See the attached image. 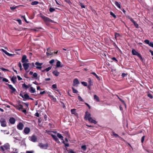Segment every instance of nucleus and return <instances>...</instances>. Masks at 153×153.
<instances>
[{"instance_id":"nucleus-8","label":"nucleus","mask_w":153,"mask_h":153,"mask_svg":"<svg viewBox=\"0 0 153 153\" xmlns=\"http://www.w3.org/2000/svg\"><path fill=\"white\" fill-rule=\"evenodd\" d=\"M144 42L146 44H148L152 48H153V42H149V41L147 39L145 40L144 41Z\"/></svg>"},{"instance_id":"nucleus-13","label":"nucleus","mask_w":153,"mask_h":153,"mask_svg":"<svg viewBox=\"0 0 153 153\" xmlns=\"http://www.w3.org/2000/svg\"><path fill=\"white\" fill-rule=\"evenodd\" d=\"M89 122L92 123L96 124L97 123V122L94 120L91 117L88 120Z\"/></svg>"},{"instance_id":"nucleus-35","label":"nucleus","mask_w":153,"mask_h":153,"mask_svg":"<svg viewBox=\"0 0 153 153\" xmlns=\"http://www.w3.org/2000/svg\"><path fill=\"white\" fill-rule=\"evenodd\" d=\"M13 150L14 152H12L11 153H18V151L17 149L16 148H14Z\"/></svg>"},{"instance_id":"nucleus-36","label":"nucleus","mask_w":153,"mask_h":153,"mask_svg":"<svg viewBox=\"0 0 153 153\" xmlns=\"http://www.w3.org/2000/svg\"><path fill=\"white\" fill-rule=\"evenodd\" d=\"M81 148L84 151H85L86 149L87 148L86 145H83L82 146Z\"/></svg>"},{"instance_id":"nucleus-16","label":"nucleus","mask_w":153,"mask_h":153,"mask_svg":"<svg viewBox=\"0 0 153 153\" xmlns=\"http://www.w3.org/2000/svg\"><path fill=\"white\" fill-rule=\"evenodd\" d=\"M57 137L60 139L61 140H63V137L62 136L61 134H60L59 133H58L57 134ZM64 141H63L62 143H64Z\"/></svg>"},{"instance_id":"nucleus-28","label":"nucleus","mask_w":153,"mask_h":153,"mask_svg":"<svg viewBox=\"0 0 153 153\" xmlns=\"http://www.w3.org/2000/svg\"><path fill=\"white\" fill-rule=\"evenodd\" d=\"M115 4L119 8H120L121 6H120V3H119L118 2L116 1L115 2Z\"/></svg>"},{"instance_id":"nucleus-37","label":"nucleus","mask_w":153,"mask_h":153,"mask_svg":"<svg viewBox=\"0 0 153 153\" xmlns=\"http://www.w3.org/2000/svg\"><path fill=\"white\" fill-rule=\"evenodd\" d=\"M112 133H113V135H114V136H115V137H120V136L118 135L117 134H116V133H114V132H112Z\"/></svg>"},{"instance_id":"nucleus-3","label":"nucleus","mask_w":153,"mask_h":153,"mask_svg":"<svg viewBox=\"0 0 153 153\" xmlns=\"http://www.w3.org/2000/svg\"><path fill=\"white\" fill-rule=\"evenodd\" d=\"M38 146L42 149H47L48 146V143L43 144L42 143H39V144Z\"/></svg>"},{"instance_id":"nucleus-15","label":"nucleus","mask_w":153,"mask_h":153,"mask_svg":"<svg viewBox=\"0 0 153 153\" xmlns=\"http://www.w3.org/2000/svg\"><path fill=\"white\" fill-rule=\"evenodd\" d=\"M9 122L11 124H14L15 122V119L13 117H11L9 119Z\"/></svg>"},{"instance_id":"nucleus-21","label":"nucleus","mask_w":153,"mask_h":153,"mask_svg":"<svg viewBox=\"0 0 153 153\" xmlns=\"http://www.w3.org/2000/svg\"><path fill=\"white\" fill-rule=\"evenodd\" d=\"M3 146L6 150L9 149L10 145L8 143L5 144L4 145H3Z\"/></svg>"},{"instance_id":"nucleus-61","label":"nucleus","mask_w":153,"mask_h":153,"mask_svg":"<svg viewBox=\"0 0 153 153\" xmlns=\"http://www.w3.org/2000/svg\"><path fill=\"white\" fill-rule=\"evenodd\" d=\"M17 77L19 80H21L22 79L19 76H17Z\"/></svg>"},{"instance_id":"nucleus-46","label":"nucleus","mask_w":153,"mask_h":153,"mask_svg":"<svg viewBox=\"0 0 153 153\" xmlns=\"http://www.w3.org/2000/svg\"><path fill=\"white\" fill-rule=\"evenodd\" d=\"M37 75H37V74L36 73H34L33 74V77H34L35 78L37 77Z\"/></svg>"},{"instance_id":"nucleus-9","label":"nucleus","mask_w":153,"mask_h":153,"mask_svg":"<svg viewBox=\"0 0 153 153\" xmlns=\"http://www.w3.org/2000/svg\"><path fill=\"white\" fill-rule=\"evenodd\" d=\"M30 140L33 142H36L37 140L36 137L34 135H33L30 137Z\"/></svg>"},{"instance_id":"nucleus-49","label":"nucleus","mask_w":153,"mask_h":153,"mask_svg":"<svg viewBox=\"0 0 153 153\" xmlns=\"http://www.w3.org/2000/svg\"><path fill=\"white\" fill-rule=\"evenodd\" d=\"M52 87L53 88H57V85L56 84H53L52 85Z\"/></svg>"},{"instance_id":"nucleus-4","label":"nucleus","mask_w":153,"mask_h":153,"mask_svg":"<svg viewBox=\"0 0 153 153\" xmlns=\"http://www.w3.org/2000/svg\"><path fill=\"white\" fill-rule=\"evenodd\" d=\"M91 114L89 113L88 111H86L85 112V120H88L90 118H91Z\"/></svg>"},{"instance_id":"nucleus-60","label":"nucleus","mask_w":153,"mask_h":153,"mask_svg":"<svg viewBox=\"0 0 153 153\" xmlns=\"http://www.w3.org/2000/svg\"><path fill=\"white\" fill-rule=\"evenodd\" d=\"M16 8V7H14V6L10 7V9L12 10H14V9H15Z\"/></svg>"},{"instance_id":"nucleus-11","label":"nucleus","mask_w":153,"mask_h":153,"mask_svg":"<svg viewBox=\"0 0 153 153\" xmlns=\"http://www.w3.org/2000/svg\"><path fill=\"white\" fill-rule=\"evenodd\" d=\"M28 60L27 59V56L25 55H24L23 56L22 59V63H24L27 62Z\"/></svg>"},{"instance_id":"nucleus-5","label":"nucleus","mask_w":153,"mask_h":153,"mask_svg":"<svg viewBox=\"0 0 153 153\" xmlns=\"http://www.w3.org/2000/svg\"><path fill=\"white\" fill-rule=\"evenodd\" d=\"M24 127V125L22 123H19L17 126V128L19 130H22Z\"/></svg>"},{"instance_id":"nucleus-30","label":"nucleus","mask_w":153,"mask_h":153,"mask_svg":"<svg viewBox=\"0 0 153 153\" xmlns=\"http://www.w3.org/2000/svg\"><path fill=\"white\" fill-rule=\"evenodd\" d=\"M39 3V2L36 1H34L31 3V4L32 5H36L38 4Z\"/></svg>"},{"instance_id":"nucleus-44","label":"nucleus","mask_w":153,"mask_h":153,"mask_svg":"<svg viewBox=\"0 0 153 153\" xmlns=\"http://www.w3.org/2000/svg\"><path fill=\"white\" fill-rule=\"evenodd\" d=\"M78 99H79V100H80V101H82V102L84 101L82 99L81 97L79 96H78Z\"/></svg>"},{"instance_id":"nucleus-57","label":"nucleus","mask_w":153,"mask_h":153,"mask_svg":"<svg viewBox=\"0 0 153 153\" xmlns=\"http://www.w3.org/2000/svg\"><path fill=\"white\" fill-rule=\"evenodd\" d=\"M7 55L8 56H13L14 55V54H10L8 53Z\"/></svg>"},{"instance_id":"nucleus-10","label":"nucleus","mask_w":153,"mask_h":153,"mask_svg":"<svg viewBox=\"0 0 153 153\" xmlns=\"http://www.w3.org/2000/svg\"><path fill=\"white\" fill-rule=\"evenodd\" d=\"M30 128L28 127H25L24 130V132L25 134H28L30 132Z\"/></svg>"},{"instance_id":"nucleus-59","label":"nucleus","mask_w":153,"mask_h":153,"mask_svg":"<svg viewBox=\"0 0 153 153\" xmlns=\"http://www.w3.org/2000/svg\"><path fill=\"white\" fill-rule=\"evenodd\" d=\"M145 137V136H143L142 137V138H141V142H142V143H143V142L144 141Z\"/></svg>"},{"instance_id":"nucleus-17","label":"nucleus","mask_w":153,"mask_h":153,"mask_svg":"<svg viewBox=\"0 0 153 153\" xmlns=\"http://www.w3.org/2000/svg\"><path fill=\"white\" fill-rule=\"evenodd\" d=\"M1 126L2 127H4L6 126V122L4 120L1 121Z\"/></svg>"},{"instance_id":"nucleus-40","label":"nucleus","mask_w":153,"mask_h":153,"mask_svg":"<svg viewBox=\"0 0 153 153\" xmlns=\"http://www.w3.org/2000/svg\"><path fill=\"white\" fill-rule=\"evenodd\" d=\"M110 14L111 16H113V17H114V18H116V16L112 12H110Z\"/></svg>"},{"instance_id":"nucleus-63","label":"nucleus","mask_w":153,"mask_h":153,"mask_svg":"<svg viewBox=\"0 0 153 153\" xmlns=\"http://www.w3.org/2000/svg\"><path fill=\"white\" fill-rule=\"evenodd\" d=\"M17 21L20 24H22V21L21 19H18L17 20Z\"/></svg>"},{"instance_id":"nucleus-52","label":"nucleus","mask_w":153,"mask_h":153,"mask_svg":"<svg viewBox=\"0 0 153 153\" xmlns=\"http://www.w3.org/2000/svg\"><path fill=\"white\" fill-rule=\"evenodd\" d=\"M54 60L53 59H52L49 61V63L51 64H52L54 63Z\"/></svg>"},{"instance_id":"nucleus-53","label":"nucleus","mask_w":153,"mask_h":153,"mask_svg":"<svg viewBox=\"0 0 153 153\" xmlns=\"http://www.w3.org/2000/svg\"><path fill=\"white\" fill-rule=\"evenodd\" d=\"M129 19H130V21L133 23L135 22V21L131 17H129Z\"/></svg>"},{"instance_id":"nucleus-24","label":"nucleus","mask_w":153,"mask_h":153,"mask_svg":"<svg viewBox=\"0 0 153 153\" xmlns=\"http://www.w3.org/2000/svg\"><path fill=\"white\" fill-rule=\"evenodd\" d=\"M31 85H26L25 83H24L22 84V87L23 88H25V89H27L29 87V86H30Z\"/></svg>"},{"instance_id":"nucleus-43","label":"nucleus","mask_w":153,"mask_h":153,"mask_svg":"<svg viewBox=\"0 0 153 153\" xmlns=\"http://www.w3.org/2000/svg\"><path fill=\"white\" fill-rule=\"evenodd\" d=\"M46 53L47 56H49L51 55H53V53H50L48 51Z\"/></svg>"},{"instance_id":"nucleus-56","label":"nucleus","mask_w":153,"mask_h":153,"mask_svg":"<svg viewBox=\"0 0 153 153\" xmlns=\"http://www.w3.org/2000/svg\"><path fill=\"white\" fill-rule=\"evenodd\" d=\"M127 75V74H125L124 73H123L122 74L121 76L123 77H124L126 76Z\"/></svg>"},{"instance_id":"nucleus-33","label":"nucleus","mask_w":153,"mask_h":153,"mask_svg":"<svg viewBox=\"0 0 153 153\" xmlns=\"http://www.w3.org/2000/svg\"><path fill=\"white\" fill-rule=\"evenodd\" d=\"M61 65L60 62L59 61H58L56 63V67L58 68L60 67Z\"/></svg>"},{"instance_id":"nucleus-31","label":"nucleus","mask_w":153,"mask_h":153,"mask_svg":"<svg viewBox=\"0 0 153 153\" xmlns=\"http://www.w3.org/2000/svg\"><path fill=\"white\" fill-rule=\"evenodd\" d=\"M88 83L89 85L90 86H91L93 85V82L91 79L90 78L88 79Z\"/></svg>"},{"instance_id":"nucleus-32","label":"nucleus","mask_w":153,"mask_h":153,"mask_svg":"<svg viewBox=\"0 0 153 153\" xmlns=\"http://www.w3.org/2000/svg\"><path fill=\"white\" fill-rule=\"evenodd\" d=\"M118 98L119 100L123 103V104L125 105V107H126V103L124 101L122 100L119 97H118Z\"/></svg>"},{"instance_id":"nucleus-27","label":"nucleus","mask_w":153,"mask_h":153,"mask_svg":"<svg viewBox=\"0 0 153 153\" xmlns=\"http://www.w3.org/2000/svg\"><path fill=\"white\" fill-rule=\"evenodd\" d=\"M91 74L95 76L98 80H100V78L97 75V74L93 72H92Z\"/></svg>"},{"instance_id":"nucleus-38","label":"nucleus","mask_w":153,"mask_h":153,"mask_svg":"<svg viewBox=\"0 0 153 153\" xmlns=\"http://www.w3.org/2000/svg\"><path fill=\"white\" fill-rule=\"evenodd\" d=\"M75 109H72L71 110V112L72 114H75Z\"/></svg>"},{"instance_id":"nucleus-51","label":"nucleus","mask_w":153,"mask_h":153,"mask_svg":"<svg viewBox=\"0 0 153 153\" xmlns=\"http://www.w3.org/2000/svg\"><path fill=\"white\" fill-rule=\"evenodd\" d=\"M34 152V151L33 150L30 151H26V153H33Z\"/></svg>"},{"instance_id":"nucleus-25","label":"nucleus","mask_w":153,"mask_h":153,"mask_svg":"<svg viewBox=\"0 0 153 153\" xmlns=\"http://www.w3.org/2000/svg\"><path fill=\"white\" fill-rule=\"evenodd\" d=\"M16 77L15 76L13 77L11 79V80L12 82L14 84L16 81Z\"/></svg>"},{"instance_id":"nucleus-34","label":"nucleus","mask_w":153,"mask_h":153,"mask_svg":"<svg viewBox=\"0 0 153 153\" xmlns=\"http://www.w3.org/2000/svg\"><path fill=\"white\" fill-rule=\"evenodd\" d=\"M49 11L51 12H53L55 10V9L54 8L50 7L49 10Z\"/></svg>"},{"instance_id":"nucleus-20","label":"nucleus","mask_w":153,"mask_h":153,"mask_svg":"<svg viewBox=\"0 0 153 153\" xmlns=\"http://www.w3.org/2000/svg\"><path fill=\"white\" fill-rule=\"evenodd\" d=\"M16 108L17 109L20 111L21 109L23 108V106L21 104H19V105L16 107Z\"/></svg>"},{"instance_id":"nucleus-45","label":"nucleus","mask_w":153,"mask_h":153,"mask_svg":"<svg viewBox=\"0 0 153 153\" xmlns=\"http://www.w3.org/2000/svg\"><path fill=\"white\" fill-rule=\"evenodd\" d=\"M120 36V34L119 33H116L115 35V39H116L117 37Z\"/></svg>"},{"instance_id":"nucleus-29","label":"nucleus","mask_w":153,"mask_h":153,"mask_svg":"<svg viewBox=\"0 0 153 153\" xmlns=\"http://www.w3.org/2000/svg\"><path fill=\"white\" fill-rule=\"evenodd\" d=\"M29 98V96L28 94H25L24 95L23 98L25 99H28Z\"/></svg>"},{"instance_id":"nucleus-6","label":"nucleus","mask_w":153,"mask_h":153,"mask_svg":"<svg viewBox=\"0 0 153 153\" xmlns=\"http://www.w3.org/2000/svg\"><path fill=\"white\" fill-rule=\"evenodd\" d=\"M6 85H8L9 88L12 90L11 93H13L16 91V90L14 88L12 85L6 83Z\"/></svg>"},{"instance_id":"nucleus-23","label":"nucleus","mask_w":153,"mask_h":153,"mask_svg":"<svg viewBox=\"0 0 153 153\" xmlns=\"http://www.w3.org/2000/svg\"><path fill=\"white\" fill-rule=\"evenodd\" d=\"M49 96L51 98V99L54 101L56 102V98L54 97L53 96L51 95L50 94H49Z\"/></svg>"},{"instance_id":"nucleus-50","label":"nucleus","mask_w":153,"mask_h":153,"mask_svg":"<svg viewBox=\"0 0 153 153\" xmlns=\"http://www.w3.org/2000/svg\"><path fill=\"white\" fill-rule=\"evenodd\" d=\"M134 26L136 27L137 28L138 27V25L137 23H136V22H135L133 23Z\"/></svg>"},{"instance_id":"nucleus-2","label":"nucleus","mask_w":153,"mask_h":153,"mask_svg":"<svg viewBox=\"0 0 153 153\" xmlns=\"http://www.w3.org/2000/svg\"><path fill=\"white\" fill-rule=\"evenodd\" d=\"M131 52L133 55L137 56L140 59H142L143 58L140 54L137 52L135 49H133L132 50Z\"/></svg>"},{"instance_id":"nucleus-22","label":"nucleus","mask_w":153,"mask_h":153,"mask_svg":"<svg viewBox=\"0 0 153 153\" xmlns=\"http://www.w3.org/2000/svg\"><path fill=\"white\" fill-rule=\"evenodd\" d=\"M53 74L55 76H58L59 74V72L57 70H55L53 72Z\"/></svg>"},{"instance_id":"nucleus-18","label":"nucleus","mask_w":153,"mask_h":153,"mask_svg":"<svg viewBox=\"0 0 153 153\" xmlns=\"http://www.w3.org/2000/svg\"><path fill=\"white\" fill-rule=\"evenodd\" d=\"M29 91L31 93H34L36 92V89L32 87H30V89H29Z\"/></svg>"},{"instance_id":"nucleus-55","label":"nucleus","mask_w":153,"mask_h":153,"mask_svg":"<svg viewBox=\"0 0 153 153\" xmlns=\"http://www.w3.org/2000/svg\"><path fill=\"white\" fill-rule=\"evenodd\" d=\"M2 81H4V82H8V80L7 79L5 78H3L2 79Z\"/></svg>"},{"instance_id":"nucleus-47","label":"nucleus","mask_w":153,"mask_h":153,"mask_svg":"<svg viewBox=\"0 0 153 153\" xmlns=\"http://www.w3.org/2000/svg\"><path fill=\"white\" fill-rule=\"evenodd\" d=\"M51 68V67H49L45 69V70L46 71H49Z\"/></svg>"},{"instance_id":"nucleus-62","label":"nucleus","mask_w":153,"mask_h":153,"mask_svg":"<svg viewBox=\"0 0 153 153\" xmlns=\"http://www.w3.org/2000/svg\"><path fill=\"white\" fill-rule=\"evenodd\" d=\"M35 115L37 117H39V114L38 113L36 112L35 113Z\"/></svg>"},{"instance_id":"nucleus-58","label":"nucleus","mask_w":153,"mask_h":153,"mask_svg":"<svg viewBox=\"0 0 153 153\" xmlns=\"http://www.w3.org/2000/svg\"><path fill=\"white\" fill-rule=\"evenodd\" d=\"M4 147L3 146H1L0 147V149L2 150L3 152H4Z\"/></svg>"},{"instance_id":"nucleus-41","label":"nucleus","mask_w":153,"mask_h":153,"mask_svg":"<svg viewBox=\"0 0 153 153\" xmlns=\"http://www.w3.org/2000/svg\"><path fill=\"white\" fill-rule=\"evenodd\" d=\"M81 83L82 85H83L84 86H87V82H81Z\"/></svg>"},{"instance_id":"nucleus-48","label":"nucleus","mask_w":153,"mask_h":153,"mask_svg":"<svg viewBox=\"0 0 153 153\" xmlns=\"http://www.w3.org/2000/svg\"><path fill=\"white\" fill-rule=\"evenodd\" d=\"M0 68L3 71H8V70L6 69H5L3 68H2V67H1V68H0Z\"/></svg>"},{"instance_id":"nucleus-12","label":"nucleus","mask_w":153,"mask_h":153,"mask_svg":"<svg viewBox=\"0 0 153 153\" xmlns=\"http://www.w3.org/2000/svg\"><path fill=\"white\" fill-rule=\"evenodd\" d=\"M79 84V82L78 79L76 78L74 80L73 85L74 86H77V85Z\"/></svg>"},{"instance_id":"nucleus-19","label":"nucleus","mask_w":153,"mask_h":153,"mask_svg":"<svg viewBox=\"0 0 153 153\" xmlns=\"http://www.w3.org/2000/svg\"><path fill=\"white\" fill-rule=\"evenodd\" d=\"M51 135L55 141L57 142L58 141L57 136L53 134H51Z\"/></svg>"},{"instance_id":"nucleus-1","label":"nucleus","mask_w":153,"mask_h":153,"mask_svg":"<svg viewBox=\"0 0 153 153\" xmlns=\"http://www.w3.org/2000/svg\"><path fill=\"white\" fill-rule=\"evenodd\" d=\"M40 17L46 23H48L49 22H53V21L50 19L44 16L43 15H41Z\"/></svg>"},{"instance_id":"nucleus-39","label":"nucleus","mask_w":153,"mask_h":153,"mask_svg":"<svg viewBox=\"0 0 153 153\" xmlns=\"http://www.w3.org/2000/svg\"><path fill=\"white\" fill-rule=\"evenodd\" d=\"M72 89H73V91L74 93H76L78 92V91L76 90L73 87H72Z\"/></svg>"},{"instance_id":"nucleus-14","label":"nucleus","mask_w":153,"mask_h":153,"mask_svg":"<svg viewBox=\"0 0 153 153\" xmlns=\"http://www.w3.org/2000/svg\"><path fill=\"white\" fill-rule=\"evenodd\" d=\"M29 63H24L23 64V66L25 71H26L28 69L29 67Z\"/></svg>"},{"instance_id":"nucleus-42","label":"nucleus","mask_w":153,"mask_h":153,"mask_svg":"<svg viewBox=\"0 0 153 153\" xmlns=\"http://www.w3.org/2000/svg\"><path fill=\"white\" fill-rule=\"evenodd\" d=\"M1 50L4 52L6 55H7L8 52H7L6 50L3 49H1Z\"/></svg>"},{"instance_id":"nucleus-7","label":"nucleus","mask_w":153,"mask_h":153,"mask_svg":"<svg viewBox=\"0 0 153 153\" xmlns=\"http://www.w3.org/2000/svg\"><path fill=\"white\" fill-rule=\"evenodd\" d=\"M35 65L37 66L36 68L37 69H41L42 68V63H40L38 62H36Z\"/></svg>"},{"instance_id":"nucleus-26","label":"nucleus","mask_w":153,"mask_h":153,"mask_svg":"<svg viewBox=\"0 0 153 153\" xmlns=\"http://www.w3.org/2000/svg\"><path fill=\"white\" fill-rule=\"evenodd\" d=\"M94 100H96L97 102L100 101L99 97L96 95H94Z\"/></svg>"},{"instance_id":"nucleus-54","label":"nucleus","mask_w":153,"mask_h":153,"mask_svg":"<svg viewBox=\"0 0 153 153\" xmlns=\"http://www.w3.org/2000/svg\"><path fill=\"white\" fill-rule=\"evenodd\" d=\"M47 51L49 52L50 53H53V52H51V51L50 50L49 48H47Z\"/></svg>"},{"instance_id":"nucleus-64","label":"nucleus","mask_w":153,"mask_h":153,"mask_svg":"<svg viewBox=\"0 0 153 153\" xmlns=\"http://www.w3.org/2000/svg\"><path fill=\"white\" fill-rule=\"evenodd\" d=\"M45 93V91H41V92H40V94L41 95H42V94H44Z\"/></svg>"}]
</instances>
